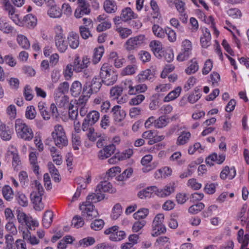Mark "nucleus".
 I'll list each match as a JSON object with an SVG mask.
<instances>
[{"mask_svg": "<svg viewBox=\"0 0 249 249\" xmlns=\"http://www.w3.org/2000/svg\"><path fill=\"white\" fill-rule=\"evenodd\" d=\"M18 44L23 49H28L30 47V43L27 38L22 35H18L17 38Z\"/></svg>", "mask_w": 249, "mask_h": 249, "instance_id": "c85d7f7f", "label": "nucleus"}, {"mask_svg": "<svg viewBox=\"0 0 249 249\" xmlns=\"http://www.w3.org/2000/svg\"><path fill=\"white\" fill-rule=\"evenodd\" d=\"M225 160V155L224 154H220L217 156L215 153H213L206 159L205 161L207 164L212 166L213 165V161H215L216 163L220 164L224 162Z\"/></svg>", "mask_w": 249, "mask_h": 249, "instance_id": "dca6fc26", "label": "nucleus"}, {"mask_svg": "<svg viewBox=\"0 0 249 249\" xmlns=\"http://www.w3.org/2000/svg\"><path fill=\"white\" fill-rule=\"evenodd\" d=\"M122 213V206L119 203L114 205L112 209L111 217L113 219H117Z\"/></svg>", "mask_w": 249, "mask_h": 249, "instance_id": "c03bdc74", "label": "nucleus"}, {"mask_svg": "<svg viewBox=\"0 0 249 249\" xmlns=\"http://www.w3.org/2000/svg\"><path fill=\"white\" fill-rule=\"evenodd\" d=\"M191 54V52L182 51L177 56V59L178 61L182 62L188 59Z\"/></svg>", "mask_w": 249, "mask_h": 249, "instance_id": "338daca9", "label": "nucleus"}, {"mask_svg": "<svg viewBox=\"0 0 249 249\" xmlns=\"http://www.w3.org/2000/svg\"><path fill=\"white\" fill-rule=\"evenodd\" d=\"M190 62L191 64L185 70V72L188 74H191L192 73H195L198 71L199 69L198 63L197 62L196 58H193L192 59Z\"/></svg>", "mask_w": 249, "mask_h": 249, "instance_id": "72a5a7b5", "label": "nucleus"}, {"mask_svg": "<svg viewBox=\"0 0 249 249\" xmlns=\"http://www.w3.org/2000/svg\"><path fill=\"white\" fill-rule=\"evenodd\" d=\"M16 132L19 137L25 141H30L34 137L32 129L21 119H17L15 124Z\"/></svg>", "mask_w": 249, "mask_h": 249, "instance_id": "7ed1b4c3", "label": "nucleus"}, {"mask_svg": "<svg viewBox=\"0 0 249 249\" xmlns=\"http://www.w3.org/2000/svg\"><path fill=\"white\" fill-rule=\"evenodd\" d=\"M111 112L115 122H120L123 120L126 115L124 110L121 109V106H115L111 109Z\"/></svg>", "mask_w": 249, "mask_h": 249, "instance_id": "4468645a", "label": "nucleus"}, {"mask_svg": "<svg viewBox=\"0 0 249 249\" xmlns=\"http://www.w3.org/2000/svg\"><path fill=\"white\" fill-rule=\"evenodd\" d=\"M146 224V221L144 220L135 222L132 227V230L133 232H138L141 230Z\"/></svg>", "mask_w": 249, "mask_h": 249, "instance_id": "bf43d9fd", "label": "nucleus"}, {"mask_svg": "<svg viewBox=\"0 0 249 249\" xmlns=\"http://www.w3.org/2000/svg\"><path fill=\"white\" fill-rule=\"evenodd\" d=\"M166 35L169 41L174 42L176 40V34L171 28L167 27L165 29V35Z\"/></svg>", "mask_w": 249, "mask_h": 249, "instance_id": "8fccbe9b", "label": "nucleus"}, {"mask_svg": "<svg viewBox=\"0 0 249 249\" xmlns=\"http://www.w3.org/2000/svg\"><path fill=\"white\" fill-rule=\"evenodd\" d=\"M213 68V63L210 59H208L206 61L204 64V67L202 69V73L204 75H206L209 73Z\"/></svg>", "mask_w": 249, "mask_h": 249, "instance_id": "680f3d73", "label": "nucleus"}, {"mask_svg": "<svg viewBox=\"0 0 249 249\" xmlns=\"http://www.w3.org/2000/svg\"><path fill=\"white\" fill-rule=\"evenodd\" d=\"M174 191V187L166 186L164 189H161L160 190H159L158 189V191L156 192V195L159 196L164 197L169 196Z\"/></svg>", "mask_w": 249, "mask_h": 249, "instance_id": "2f4dec72", "label": "nucleus"}, {"mask_svg": "<svg viewBox=\"0 0 249 249\" xmlns=\"http://www.w3.org/2000/svg\"><path fill=\"white\" fill-rule=\"evenodd\" d=\"M43 195L37 194L36 192H33L31 194V200L34 204V208L36 211H41L44 205L42 203V196Z\"/></svg>", "mask_w": 249, "mask_h": 249, "instance_id": "f3484780", "label": "nucleus"}, {"mask_svg": "<svg viewBox=\"0 0 249 249\" xmlns=\"http://www.w3.org/2000/svg\"><path fill=\"white\" fill-rule=\"evenodd\" d=\"M149 46L156 57L160 59L162 57L163 51H162V44L160 42L153 40L150 43Z\"/></svg>", "mask_w": 249, "mask_h": 249, "instance_id": "2eb2a0df", "label": "nucleus"}, {"mask_svg": "<svg viewBox=\"0 0 249 249\" xmlns=\"http://www.w3.org/2000/svg\"><path fill=\"white\" fill-rule=\"evenodd\" d=\"M83 88L81 83L78 81H74L71 87L70 91L71 95L74 97H77L82 93Z\"/></svg>", "mask_w": 249, "mask_h": 249, "instance_id": "4be33fe9", "label": "nucleus"}, {"mask_svg": "<svg viewBox=\"0 0 249 249\" xmlns=\"http://www.w3.org/2000/svg\"><path fill=\"white\" fill-rule=\"evenodd\" d=\"M79 36L76 33L71 32L68 37L70 46L72 49L77 48L79 45Z\"/></svg>", "mask_w": 249, "mask_h": 249, "instance_id": "5701e85b", "label": "nucleus"}, {"mask_svg": "<svg viewBox=\"0 0 249 249\" xmlns=\"http://www.w3.org/2000/svg\"><path fill=\"white\" fill-rule=\"evenodd\" d=\"M53 214L51 211H47L44 213L42 218V224L44 227L48 228L50 227L53 221Z\"/></svg>", "mask_w": 249, "mask_h": 249, "instance_id": "393cba45", "label": "nucleus"}, {"mask_svg": "<svg viewBox=\"0 0 249 249\" xmlns=\"http://www.w3.org/2000/svg\"><path fill=\"white\" fill-rule=\"evenodd\" d=\"M2 194L4 198L10 201L13 197V192L12 188L8 185H5L2 188Z\"/></svg>", "mask_w": 249, "mask_h": 249, "instance_id": "58836bf2", "label": "nucleus"}, {"mask_svg": "<svg viewBox=\"0 0 249 249\" xmlns=\"http://www.w3.org/2000/svg\"><path fill=\"white\" fill-rule=\"evenodd\" d=\"M169 119L166 118L165 116H161L158 119H155V127L158 128H161L166 126L169 123Z\"/></svg>", "mask_w": 249, "mask_h": 249, "instance_id": "c9c22d12", "label": "nucleus"}, {"mask_svg": "<svg viewBox=\"0 0 249 249\" xmlns=\"http://www.w3.org/2000/svg\"><path fill=\"white\" fill-rule=\"evenodd\" d=\"M90 95V93L84 92V88H83L82 95L78 99L77 104L81 106H85Z\"/></svg>", "mask_w": 249, "mask_h": 249, "instance_id": "de8ad7c7", "label": "nucleus"}, {"mask_svg": "<svg viewBox=\"0 0 249 249\" xmlns=\"http://www.w3.org/2000/svg\"><path fill=\"white\" fill-rule=\"evenodd\" d=\"M100 76L103 83L110 86L116 82L118 74L108 63H105L101 68Z\"/></svg>", "mask_w": 249, "mask_h": 249, "instance_id": "f03ea898", "label": "nucleus"}, {"mask_svg": "<svg viewBox=\"0 0 249 249\" xmlns=\"http://www.w3.org/2000/svg\"><path fill=\"white\" fill-rule=\"evenodd\" d=\"M52 136L55 145L58 148H62L68 145V139L61 125L57 124L54 126Z\"/></svg>", "mask_w": 249, "mask_h": 249, "instance_id": "20e7f679", "label": "nucleus"}, {"mask_svg": "<svg viewBox=\"0 0 249 249\" xmlns=\"http://www.w3.org/2000/svg\"><path fill=\"white\" fill-rule=\"evenodd\" d=\"M68 108L69 109V118L72 120H75L78 116L77 107L76 106L74 107L71 103H70Z\"/></svg>", "mask_w": 249, "mask_h": 249, "instance_id": "a19ab883", "label": "nucleus"}, {"mask_svg": "<svg viewBox=\"0 0 249 249\" xmlns=\"http://www.w3.org/2000/svg\"><path fill=\"white\" fill-rule=\"evenodd\" d=\"M15 197L19 205L22 207H27L28 206V199L24 194L21 192H18Z\"/></svg>", "mask_w": 249, "mask_h": 249, "instance_id": "473e14b6", "label": "nucleus"}, {"mask_svg": "<svg viewBox=\"0 0 249 249\" xmlns=\"http://www.w3.org/2000/svg\"><path fill=\"white\" fill-rule=\"evenodd\" d=\"M89 132L87 134V136L89 141L94 142L96 140L97 138L99 137L96 133L95 132L94 128L90 126L89 127Z\"/></svg>", "mask_w": 249, "mask_h": 249, "instance_id": "864d4df0", "label": "nucleus"}, {"mask_svg": "<svg viewBox=\"0 0 249 249\" xmlns=\"http://www.w3.org/2000/svg\"><path fill=\"white\" fill-rule=\"evenodd\" d=\"M13 133V130L4 124L0 125V137L3 141H9Z\"/></svg>", "mask_w": 249, "mask_h": 249, "instance_id": "a211bd4d", "label": "nucleus"}, {"mask_svg": "<svg viewBox=\"0 0 249 249\" xmlns=\"http://www.w3.org/2000/svg\"><path fill=\"white\" fill-rule=\"evenodd\" d=\"M155 75V71L154 69H146L142 71L137 76V79L139 82H143L145 80H152Z\"/></svg>", "mask_w": 249, "mask_h": 249, "instance_id": "ddd939ff", "label": "nucleus"}, {"mask_svg": "<svg viewBox=\"0 0 249 249\" xmlns=\"http://www.w3.org/2000/svg\"><path fill=\"white\" fill-rule=\"evenodd\" d=\"M17 213L18 221L20 223H26L29 218L24 212L18 209L17 210Z\"/></svg>", "mask_w": 249, "mask_h": 249, "instance_id": "13d9d810", "label": "nucleus"}, {"mask_svg": "<svg viewBox=\"0 0 249 249\" xmlns=\"http://www.w3.org/2000/svg\"><path fill=\"white\" fill-rule=\"evenodd\" d=\"M79 32L82 38L84 39H88L89 36H92V35L88 29V27L80 26L79 27Z\"/></svg>", "mask_w": 249, "mask_h": 249, "instance_id": "09e8293b", "label": "nucleus"}, {"mask_svg": "<svg viewBox=\"0 0 249 249\" xmlns=\"http://www.w3.org/2000/svg\"><path fill=\"white\" fill-rule=\"evenodd\" d=\"M211 40V35L210 31L207 28H206L203 36L200 38V43L203 48H207L210 46Z\"/></svg>", "mask_w": 249, "mask_h": 249, "instance_id": "412c9836", "label": "nucleus"}, {"mask_svg": "<svg viewBox=\"0 0 249 249\" xmlns=\"http://www.w3.org/2000/svg\"><path fill=\"white\" fill-rule=\"evenodd\" d=\"M133 154V150L132 149L128 148L125 150L122 153H117L118 159L120 160H123L130 158Z\"/></svg>", "mask_w": 249, "mask_h": 249, "instance_id": "37998d69", "label": "nucleus"}, {"mask_svg": "<svg viewBox=\"0 0 249 249\" xmlns=\"http://www.w3.org/2000/svg\"><path fill=\"white\" fill-rule=\"evenodd\" d=\"M157 191H158V188L156 186L148 187L140 191L138 194V196L141 199L149 197L152 193H155L156 194Z\"/></svg>", "mask_w": 249, "mask_h": 249, "instance_id": "aec40b11", "label": "nucleus"}, {"mask_svg": "<svg viewBox=\"0 0 249 249\" xmlns=\"http://www.w3.org/2000/svg\"><path fill=\"white\" fill-rule=\"evenodd\" d=\"M140 59L143 62H149L151 59L150 54L145 51H141L139 53Z\"/></svg>", "mask_w": 249, "mask_h": 249, "instance_id": "052dcab7", "label": "nucleus"}, {"mask_svg": "<svg viewBox=\"0 0 249 249\" xmlns=\"http://www.w3.org/2000/svg\"><path fill=\"white\" fill-rule=\"evenodd\" d=\"M0 30L5 33L12 32L13 28L7 22H4L3 20H0Z\"/></svg>", "mask_w": 249, "mask_h": 249, "instance_id": "5fc2aeb1", "label": "nucleus"}, {"mask_svg": "<svg viewBox=\"0 0 249 249\" xmlns=\"http://www.w3.org/2000/svg\"><path fill=\"white\" fill-rule=\"evenodd\" d=\"M152 232L151 235L157 237L161 233H164L166 229L164 225H152Z\"/></svg>", "mask_w": 249, "mask_h": 249, "instance_id": "cd10ccee", "label": "nucleus"}, {"mask_svg": "<svg viewBox=\"0 0 249 249\" xmlns=\"http://www.w3.org/2000/svg\"><path fill=\"white\" fill-rule=\"evenodd\" d=\"M105 195L100 191H97L96 188L95 193L89 195L87 200L79 206V209L82 211V215L86 217L87 220H91L99 215L98 211L95 209L93 203H97L103 200Z\"/></svg>", "mask_w": 249, "mask_h": 249, "instance_id": "f257e3e1", "label": "nucleus"}, {"mask_svg": "<svg viewBox=\"0 0 249 249\" xmlns=\"http://www.w3.org/2000/svg\"><path fill=\"white\" fill-rule=\"evenodd\" d=\"M90 63L89 58L87 56H85L81 60L79 56H76L73 62V70L76 72L83 71L87 69Z\"/></svg>", "mask_w": 249, "mask_h": 249, "instance_id": "1a4fd4ad", "label": "nucleus"}, {"mask_svg": "<svg viewBox=\"0 0 249 249\" xmlns=\"http://www.w3.org/2000/svg\"><path fill=\"white\" fill-rule=\"evenodd\" d=\"M127 17L126 23L130 26L135 27L137 29H139L142 26V23L139 20L134 19L135 17Z\"/></svg>", "mask_w": 249, "mask_h": 249, "instance_id": "49530a36", "label": "nucleus"}, {"mask_svg": "<svg viewBox=\"0 0 249 249\" xmlns=\"http://www.w3.org/2000/svg\"><path fill=\"white\" fill-rule=\"evenodd\" d=\"M204 207L203 203L199 202L190 206L188 209V212L192 214H196L203 209Z\"/></svg>", "mask_w": 249, "mask_h": 249, "instance_id": "ea45409f", "label": "nucleus"}, {"mask_svg": "<svg viewBox=\"0 0 249 249\" xmlns=\"http://www.w3.org/2000/svg\"><path fill=\"white\" fill-rule=\"evenodd\" d=\"M96 188L97 189V191H100L101 193L103 192L114 193L116 191V190L112 187L111 183L106 180L101 181L97 185Z\"/></svg>", "mask_w": 249, "mask_h": 249, "instance_id": "6ab92c4d", "label": "nucleus"}, {"mask_svg": "<svg viewBox=\"0 0 249 249\" xmlns=\"http://www.w3.org/2000/svg\"><path fill=\"white\" fill-rule=\"evenodd\" d=\"M78 6L75 11L74 16L89 15L90 12L89 3L86 0H77Z\"/></svg>", "mask_w": 249, "mask_h": 249, "instance_id": "9b49d317", "label": "nucleus"}, {"mask_svg": "<svg viewBox=\"0 0 249 249\" xmlns=\"http://www.w3.org/2000/svg\"><path fill=\"white\" fill-rule=\"evenodd\" d=\"M162 56L168 62H171L174 59L173 51L172 49H167L163 51L162 53Z\"/></svg>", "mask_w": 249, "mask_h": 249, "instance_id": "6e6d98bb", "label": "nucleus"}, {"mask_svg": "<svg viewBox=\"0 0 249 249\" xmlns=\"http://www.w3.org/2000/svg\"><path fill=\"white\" fill-rule=\"evenodd\" d=\"M27 17H11V19L19 26H29V23L25 21V18Z\"/></svg>", "mask_w": 249, "mask_h": 249, "instance_id": "a18cd8bd", "label": "nucleus"}, {"mask_svg": "<svg viewBox=\"0 0 249 249\" xmlns=\"http://www.w3.org/2000/svg\"><path fill=\"white\" fill-rule=\"evenodd\" d=\"M51 156L53 158V161L56 164L59 165L62 163L61 156L58 153L57 149L54 146H52L50 149Z\"/></svg>", "mask_w": 249, "mask_h": 249, "instance_id": "c756f323", "label": "nucleus"}, {"mask_svg": "<svg viewBox=\"0 0 249 249\" xmlns=\"http://www.w3.org/2000/svg\"><path fill=\"white\" fill-rule=\"evenodd\" d=\"M105 225L104 221L102 219L94 220L90 224V228L94 231H100L102 229Z\"/></svg>", "mask_w": 249, "mask_h": 249, "instance_id": "e433bc0d", "label": "nucleus"}, {"mask_svg": "<svg viewBox=\"0 0 249 249\" xmlns=\"http://www.w3.org/2000/svg\"><path fill=\"white\" fill-rule=\"evenodd\" d=\"M56 29L59 32L56 33L54 37L55 46L60 53H64L67 49L68 42L62 33V29L61 26H57Z\"/></svg>", "mask_w": 249, "mask_h": 249, "instance_id": "6e6552de", "label": "nucleus"}, {"mask_svg": "<svg viewBox=\"0 0 249 249\" xmlns=\"http://www.w3.org/2000/svg\"><path fill=\"white\" fill-rule=\"evenodd\" d=\"M104 8L105 10L109 14L115 13L117 9L115 2L111 0H106L104 2Z\"/></svg>", "mask_w": 249, "mask_h": 249, "instance_id": "a878e982", "label": "nucleus"}, {"mask_svg": "<svg viewBox=\"0 0 249 249\" xmlns=\"http://www.w3.org/2000/svg\"><path fill=\"white\" fill-rule=\"evenodd\" d=\"M144 39L143 35H139L128 39L125 42V48L127 51H131L137 48L142 44Z\"/></svg>", "mask_w": 249, "mask_h": 249, "instance_id": "9d476101", "label": "nucleus"}, {"mask_svg": "<svg viewBox=\"0 0 249 249\" xmlns=\"http://www.w3.org/2000/svg\"><path fill=\"white\" fill-rule=\"evenodd\" d=\"M191 137V134L189 132L183 131L179 136L177 140L178 145H183L187 143Z\"/></svg>", "mask_w": 249, "mask_h": 249, "instance_id": "f704fd0d", "label": "nucleus"}, {"mask_svg": "<svg viewBox=\"0 0 249 249\" xmlns=\"http://www.w3.org/2000/svg\"><path fill=\"white\" fill-rule=\"evenodd\" d=\"M111 26V24L110 22L105 21L99 24L97 26L96 29L98 32H101L110 28Z\"/></svg>", "mask_w": 249, "mask_h": 249, "instance_id": "0e129e2a", "label": "nucleus"}, {"mask_svg": "<svg viewBox=\"0 0 249 249\" xmlns=\"http://www.w3.org/2000/svg\"><path fill=\"white\" fill-rule=\"evenodd\" d=\"M152 31L157 37L163 38L165 36V30H163L158 25L154 24L152 27Z\"/></svg>", "mask_w": 249, "mask_h": 249, "instance_id": "79ce46f5", "label": "nucleus"}, {"mask_svg": "<svg viewBox=\"0 0 249 249\" xmlns=\"http://www.w3.org/2000/svg\"><path fill=\"white\" fill-rule=\"evenodd\" d=\"M181 91V88L178 87L174 90L170 92L164 99V102H169L176 99L179 96Z\"/></svg>", "mask_w": 249, "mask_h": 249, "instance_id": "bb28decb", "label": "nucleus"}, {"mask_svg": "<svg viewBox=\"0 0 249 249\" xmlns=\"http://www.w3.org/2000/svg\"><path fill=\"white\" fill-rule=\"evenodd\" d=\"M95 242V239L92 237H88L80 240L79 243L81 245H84L85 247L92 245Z\"/></svg>", "mask_w": 249, "mask_h": 249, "instance_id": "69168bd1", "label": "nucleus"}, {"mask_svg": "<svg viewBox=\"0 0 249 249\" xmlns=\"http://www.w3.org/2000/svg\"><path fill=\"white\" fill-rule=\"evenodd\" d=\"M100 113L96 110H92L87 115L82 125V129L84 131H87L89 126H92L99 119Z\"/></svg>", "mask_w": 249, "mask_h": 249, "instance_id": "0eeeda50", "label": "nucleus"}, {"mask_svg": "<svg viewBox=\"0 0 249 249\" xmlns=\"http://www.w3.org/2000/svg\"><path fill=\"white\" fill-rule=\"evenodd\" d=\"M71 224L73 225L74 227L79 228L84 225V221L80 216L75 215L72 218Z\"/></svg>", "mask_w": 249, "mask_h": 249, "instance_id": "3c124183", "label": "nucleus"}, {"mask_svg": "<svg viewBox=\"0 0 249 249\" xmlns=\"http://www.w3.org/2000/svg\"><path fill=\"white\" fill-rule=\"evenodd\" d=\"M104 52V48L103 46H100L98 48L94 49V52L93 58V62L94 64H96L100 60Z\"/></svg>", "mask_w": 249, "mask_h": 249, "instance_id": "7c9ffc66", "label": "nucleus"}, {"mask_svg": "<svg viewBox=\"0 0 249 249\" xmlns=\"http://www.w3.org/2000/svg\"><path fill=\"white\" fill-rule=\"evenodd\" d=\"M115 149V145L113 144L105 146L103 149L100 150L98 152L99 159L103 160L109 158L114 153Z\"/></svg>", "mask_w": 249, "mask_h": 249, "instance_id": "f8f14e48", "label": "nucleus"}, {"mask_svg": "<svg viewBox=\"0 0 249 249\" xmlns=\"http://www.w3.org/2000/svg\"><path fill=\"white\" fill-rule=\"evenodd\" d=\"M105 234H110L109 239L112 241L118 242L124 239L126 234L124 231L120 230L118 226H112L104 231Z\"/></svg>", "mask_w": 249, "mask_h": 249, "instance_id": "39448f33", "label": "nucleus"}, {"mask_svg": "<svg viewBox=\"0 0 249 249\" xmlns=\"http://www.w3.org/2000/svg\"><path fill=\"white\" fill-rule=\"evenodd\" d=\"M144 96L142 94H139L135 97L132 98L129 101V104L131 106L139 105L144 99Z\"/></svg>", "mask_w": 249, "mask_h": 249, "instance_id": "4d7b16f0", "label": "nucleus"}, {"mask_svg": "<svg viewBox=\"0 0 249 249\" xmlns=\"http://www.w3.org/2000/svg\"><path fill=\"white\" fill-rule=\"evenodd\" d=\"M6 230L13 234H16L17 232V228L13 221H9L5 225Z\"/></svg>", "mask_w": 249, "mask_h": 249, "instance_id": "774afa93", "label": "nucleus"}, {"mask_svg": "<svg viewBox=\"0 0 249 249\" xmlns=\"http://www.w3.org/2000/svg\"><path fill=\"white\" fill-rule=\"evenodd\" d=\"M149 213V210L146 208H141L133 214L134 218L136 220L145 218Z\"/></svg>", "mask_w": 249, "mask_h": 249, "instance_id": "4c0bfd02", "label": "nucleus"}, {"mask_svg": "<svg viewBox=\"0 0 249 249\" xmlns=\"http://www.w3.org/2000/svg\"><path fill=\"white\" fill-rule=\"evenodd\" d=\"M101 82L102 80L97 77H94L91 81H86L83 87L84 92L90 94L97 92L102 86Z\"/></svg>", "mask_w": 249, "mask_h": 249, "instance_id": "423d86ee", "label": "nucleus"}, {"mask_svg": "<svg viewBox=\"0 0 249 249\" xmlns=\"http://www.w3.org/2000/svg\"><path fill=\"white\" fill-rule=\"evenodd\" d=\"M73 71H74L73 70V65L68 64L64 71V75L66 79L69 80L71 78L73 75Z\"/></svg>", "mask_w": 249, "mask_h": 249, "instance_id": "e2e57ef3", "label": "nucleus"}, {"mask_svg": "<svg viewBox=\"0 0 249 249\" xmlns=\"http://www.w3.org/2000/svg\"><path fill=\"white\" fill-rule=\"evenodd\" d=\"M156 244L160 246V249H170L169 246L170 242L169 238L166 236H160L158 238Z\"/></svg>", "mask_w": 249, "mask_h": 249, "instance_id": "b1692460", "label": "nucleus"}, {"mask_svg": "<svg viewBox=\"0 0 249 249\" xmlns=\"http://www.w3.org/2000/svg\"><path fill=\"white\" fill-rule=\"evenodd\" d=\"M36 113L35 107L33 106H31L27 107L25 116L27 119L32 120L35 118Z\"/></svg>", "mask_w": 249, "mask_h": 249, "instance_id": "603ef678", "label": "nucleus"}]
</instances>
